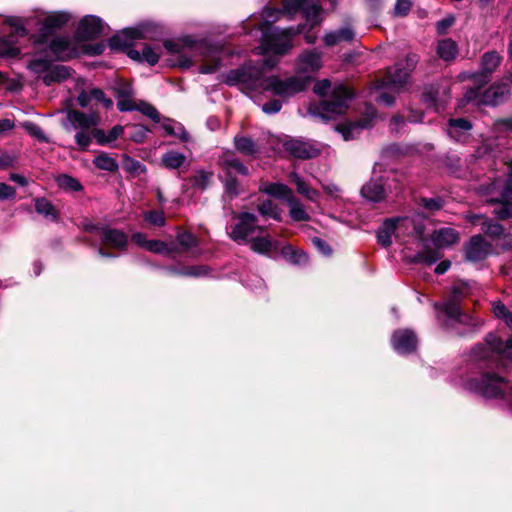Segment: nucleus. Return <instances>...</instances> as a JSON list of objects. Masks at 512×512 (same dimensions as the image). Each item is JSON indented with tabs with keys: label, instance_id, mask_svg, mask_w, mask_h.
Wrapping results in <instances>:
<instances>
[{
	"label": "nucleus",
	"instance_id": "obj_1",
	"mask_svg": "<svg viewBox=\"0 0 512 512\" xmlns=\"http://www.w3.org/2000/svg\"><path fill=\"white\" fill-rule=\"evenodd\" d=\"M322 67L321 54L315 51L302 53L296 63V75L285 80L272 76L264 78L254 66H244L227 75L229 85H240L247 92L270 91L281 97H291L306 89L312 75Z\"/></svg>",
	"mask_w": 512,
	"mask_h": 512
},
{
	"label": "nucleus",
	"instance_id": "obj_61",
	"mask_svg": "<svg viewBox=\"0 0 512 512\" xmlns=\"http://www.w3.org/2000/svg\"><path fill=\"white\" fill-rule=\"evenodd\" d=\"M454 23L453 17L445 18L437 23V31L440 34L446 33L447 29L450 28Z\"/></svg>",
	"mask_w": 512,
	"mask_h": 512
},
{
	"label": "nucleus",
	"instance_id": "obj_37",
	"mask_svg": "<svg viewBox=\"0 0 512 512\" xmlns=\"http://www.w3.org/2000/svg\"><path fill=\"white\" fill-rule=\"evenodd\" d=\"M94 164L99 169L109 171V172H113L118 169L117 162L112 157L108 156L107 154H101V155L97 156L94 159Z\"/></svg>",
	"mask_w": 512,
	"mask_h": 512
},
{
	"label": "nucleus",
	"instance_id": "obj_46",
	"mask_svg": "<svg viewBox=\"0 0 512 512\" xmlns=\"http://www.w3.org/2000/svg\"><path fill=\"white\" fill-rule=\"evenodd\" d=\"M135 110L140 111L141 113H143L147 117L151 118L155 122L160 121V115H159L158 111L156 110V108L154 106H152L148 103L140 102L138 104V106H136Z\"/></svg>",
	"mask_w": 512,
	"mask_h": 512
},
{
	"label": "nucleus",
	"instance_id": "obj_58",
	"mask_svg": "<svg viewBox=\"0 0 512 512\" xmlns=\"http://www.w3.org/2000/svg\"><path fill=\"white\" fill-rule=\"evenodd\" d=\"M422 205L430 210V211H436L442 208V203L439 199H427L423 198L421 200Z\"/></svg>",
	"mask_w": 512,
	"mask_h": 512
},
{
	"label": "nucleus",
	"instance_id": "obj_18",
	"mask_svg": "<svg viewBox=\"0 0 512 512\" xmlns=\"http://www.w3.org/2000/svg\"><path fill=\"white\" fill-rule=\"evenodd\" d=\"M70 20V15L65 12H54L47 15L41 22V36L46 37L55 29L62 27Z\"/></svg>",
	"mask_w": 512,
	"mask_h": 512
},
{
	"label": "nucleus",
	"instance_id": "obj_7",
	"mask_svg": "<svg viewBox=\"0 0 512 512\" xmlns=\"http://www.w3.org/2000/svg\"><path fill=\"white\" fill-rule=\"evenodd\" d=\"M227 230L229 237L238 244H247L254 233L264 232V228L258 225L257 216L249 212L235 215Z\"/></svg>",
	"mask_w": 512,
	"mask_h": 512
},
{
	"label": "nucleus",
	"instance_id": "obj_5",
	"mask_svg": "<svg viewBox=\"0 0 512 512\" xmlns=\"http://www.w3.org/2000/svg\"><path fill=\"white\" fill-rule=\"evenodd\" d=\"M262 45L259 48V54L283 55L293 46V35L300 33V30L293 29L279 30L262 26Z\"/></svg>",
	"mask_w": 512,
	"mask_h": 512
},
{
	"label": "nucleus",
	"instance_id": "obj_36",
	"mask_svg": "<svg viewBox=\"0 0 512 512\" xmlns=\"http://www.w3.org/2000/svg\"><path fill=\"white\" fill-rule=\"evenodd\" d=\"M501 57L496 52L485 53L482 57V68L484 71L491 73L500 64Z\"/></svg>",
	"mask_w": 512,
	"mask_h": 512
},
{
	"label": "nucleus",
	"instance_id": "obj_30",
	"mask_svg": "<svg viewBox=\"0 0 512 512\" xmlns=\"http://www.w3.org/2000/svg\"><path fill=\"white\" fill-rule=\"evenodd\" d=\"M291 181L296 185L297 192L304 195L308 200L315 201L318 197V192L311 188L302 178L296 173H291Z\"/></svg>",
	"mask_w": 512,
	"mask_h": 512
},
{
	"label": "nucleus",
	"instance_id": "obj_23",
	"mask_svg": "<svg viewBox=\"0 0 512 512\" xmlns=\"http://www.w3.org/2000/svg\"><path fill=\"white\" fill-rule=\"evenodd\" d=\"M68 118L73 124L83 129H88L90 127L96 126L100 121V118L96 113H91L87 115L76 110L70 111L68 113Z\"/></svg>",
	"mask_w": 512,
	"mask_h": 512
},
{
	"label": "nucleus",
	"instance_id": "obj_28",
	"mask_svg": "<svg viewBox=\"0 0 512 512\" xmlns=\"http://www.w3.org/2000/svg\"><path fill=\"white\" fill-rule=\"evenodd\" d=\"M367 121L351 122L338 127L339 132L342 134L345 141L354 139L363 128L368 126Z\"/></svg>",
	"mask_w": 512,
	"mask_h": 512
},
{
	"label": "nucleus",
	"instance_id": "obj_57",
	"mask_svg": "<svg viewBox=\"0 0 512 512\" xmlns=\"http://www.w3.org/2000/svg\"><path fill=\"white\" fill-rule=\"evenodd\" d=\"M282 104L279 100H272L263 105L262 109L267 114H274L280 111Z\"/></svg>",
	"mask_w": 512,
	"mask_h": 512
},
{
	"label": "nucleus",
	"instance_id": "obj_42",
	"mask_svg": "<svg viewBox=\"0 0 512 512\" xmlns=\"http://www.w3.org/2000/svg\"><path fill=\"white\" fill-rule=\"evenodd\" d=\"M440 258L438 251L433 249H426L415 256L416 262H423L426 264H433Z\"/></svg>",
	"mask_w": 512,
	"mask_h": 512
},
{
	"label": "nucleus",
	"instance_id": "obj_8",
	"mask_svg": "<svg viewBox=\"0 0 512 512\" xmlns=\"http://www.w3.org/2000/svg\"><path fill=\"white\" fill-rule=\"evenodd\" d=\"M414 228L413 222L407 217L390 218L383 222L377 232L378 243L384 247L392 244V239H396L408 234Z\"/></svg>",
	"mask_w": 512,
	"mask_h": 512
},
{
	"label": "nucleus",
	"instance_id": "obj_27",
	"mask_svg": "<svg viewBox=\"0 0 512 512\" xmlns=\"http://www.w3.org/2000/svg\"><path fill=\"white\" fill-rule=\"evenodd\" d=\"M162 165L167 169H177L186 162V156L177 151H167L161 158Z\"/></svg>",
	"mask_w": 512,
	"mask_h": 512
},
{
	"label": "nucleus",
	"instance_id": "obj_40",
	"mask_svg": "<svg viewBox=\"0 0 512 512\" xmlns=\"http://www.w3.org/2000/svg\"><path fill=\"white\" fill-rule=\"evenodd\" d=\"M20 54V49L12 45L8 40L0 39V56L14 58Z\"/></svg>",
	"mask_w": 512,
	"mask_h": 512
},
{
	"label": "nucleus",
	"instance_id": "obj_14",
	"mask_svg": "<svg viewBox=\"0 0 512 512\" xmlns=\"http://www.w3.org/2000/svg\"><path fill=\"white\" fill-rule=\"evenodd\" d=\"M508 177L499 207L494 210V213L501 219L512 217V162L508 166Z\"/></svg>",
	"mask_w": 512,
	"mask_h": 512
},
{
	"label": "nucleus",
	"instance_id": "obj_12",
	"mask_svg": "<svg viewBox=\"0 0 512 512\" xmlns=\"http://www.w3.org/2000/svg\"><path fill=\"white\" fill-rule=\"evenodd\" d=\"M392 345L398 353L407 354L416 349L417 339L410 330H398L392 336Z\"/></svg>",
	"mask_w": 512,
	"mask_h": 512
},
{
	"label": "nucleus",
	"instance_id": "obj_16",
	"mask_svg": "<svg viewBox=\"0 0 512 512\" xmlns=\"http://www.w3.org/2000/svg\"><path fill=\"white\" fill-rule=\"evenodd\" d=\"M143 37L144 36L142 30L138 28H127L124 29L120 34L112 37L109 41V45L112 49L120 50L131 46L133 40Z\"/></svg>",
	"mask_w": 512,
	"mask_h": 512
},
{
	"label": "nucleus",
	"instance_id": "obj_17",
	"mask_svg": "<svg viewBox=\"0 0 512 512\" xmlns=\"http://www.w3.org/2000/svg\"><path fill=\"white\" fill-rule=\"evenodd\" d=\"M431 241L437 248H447L459 241V234L453 228H441L432 233Z\"/></svg>",
	"mask_w": 512,
	"mask_h": 512
},
{
	"label": "nucleus",
	"instance_id": "obj_50",
	"mask_svg": "<svg viewBox=\"0 0 512 512\" xmlns=\"http://www.w3.org/2000/svg\"><path fill=\"white\" fill-rule=\"evenodd\" d=\"M8 23L15 28V34L18 36H25L27 35V28L26 26H29V22L27 21L26 24L22 21L20 18H10L8 20Z\"/></svg>",
	"mask_w": 512,
	"mask_h": 512
},
{
	"label": "nucleus",
	"instance_id": "obj_63",
	"mask_svg": "<svg viewBox=\"0 0 512 512\" xmlns=\"http://www.w3.org/2000/svg\"><path fill=\"white\" fill-rule=\"evenodd\" d=\"M91 90L89 92L83 91L78 96V103L81 107H87L92 101Z\"/></svg>",
	"mask_w": 512,
	"mask_h": 512
},
{
	"label": "nucleus",
	"instance_id": "obj_32",
	"mask_svg": "<svg viewBox=\"0 0 512 512\" xmlns=\"http://www.w3.org/2000/svg\"><path fill=\"white\" fill-rule=\"evenodd\" d=\"M472 128V125L469 121L459 118V119H451L449 121L448 134L450 137L460 140L461 133L467 132Z\"/></svg>",
	"mask_w": 512,
	"mask_h": 512
},
{
	"label": "nucleus",
	"instance_id": "obj_2",
	"mask_svg": "<svg viewBox=\"0 0 512 512\" xmlns=\"http://www.w3.org/2000/svg\"><path fill=\"white\" fill-rule=\"evenodd\" d=\"M314 92L321 97H325V99L316 107L317 111L312 109L310 111L324 119L343 114L353 96V93L345 85L332 84L327 79L318 81L314 86Z\"/></svg>",
	"mask_w": 512,
	"mask_h": 512
},
{
	"label": "nucleus",
	"instance_id": "obj_20",
	"mask_svg": "<svg viewBox=\"0 0 512 512\" xmlns=\"http://www.w3.org/2000/svg\"><path fill=\"white\" fill-rule=\"evenodd\" d=\"M102 240L104 244L116 249H125L128 243L127 235L118 229H105Z\"/></svg>",
	"mask_w": 512,
	"mask_h": 512
},
{
	"label": "nucleus",
	"instance_id": "obj_44",
	"mask_svg": "<svg viewBox=\"0 0 512 512\" xmlns=\"http://www.w3.org/2000/svg\"><path fill=\"white\" fill-rule=\"evenodd\" d=\"M212 176L210 172L198 171L193 177V185L203 190L210 184Z\"/></svg>",
	"mask_w": 512,
	"mask_h": 512
},
{
	"label": "nucleus",
	"instance_id": "obj_19",
	"mask_svg": "<svg viewBox=\"0 0 512 512\" xmlns=\"http://www.w3.org/2000/svg\"><path fill=\"white\" fill-rule=\"evenodd\" d=\"M507 94L508 87L505 83L493 85L482 94L479 102L486 105H497L503 101Z\"/></svg>",
	"mask_w": 512,
	"mask_h": 512
},
{
	"label": "nucleus",
	"instance_id": "obj_22",
	"mask_svg": "<svg viewBox=\"0 0 512 512\" xmlns=\"http://www.w3.org/2000/svg\"><path fill=\"white\" fill-rule=\"evenodd\" d=\"M220 162L229 175L232 173L248 175L247 167L232 152L224 153Z\"/></svg>",
	"mask_w": 512,
	"mask_h": 512
},
{
	"label": "nucleus",
	"instance_id": "obj_35",
	"mask_svg": "<svg viewBox=\"0 0 512 512\" xmlns=\"http://www.w3.org/2000/svg\"><path fill=\"white\" fill-rule=\"evenodd\" d=\"M290 216L294 221H307L309 220V214L305 211L303 205L292 197L289 201Z\"/></svg>",
	"mask_w": 512,
	"mask_h": 512
},
{
	"label": "nucleus",
	"instance_id": "obj_43",
	"mask_svg": "<svg viewBox=\"0 0 512 512\" xmlns=\"http://www.w3.org/2000/svg\"><path fill=\"white\" fill-rule=\"evenodd\" d=\"M160 48H152L145 46L142 50V61L147 62L150 65H155L160 58Z\"/></svg>",
	"mask_w": 512,
	"mask_h": 512
},
{
	"label": "nucleus",
	"instance_id": "obj_55",
	"mask_svg": "<svg viewBox=\"0 0 512 512\" xmlns=\"http://www.w3.org/2000/svg\"><path fill=\"white\" fill-rule=\"evenodd\" d=\"M117 106L120 111H132L136 109L137 105L132 99L120 95Z\"/></svg>",
	"mask_w": 512,
	"mask_h": 512
},
{
	"label": "nucleus",
	"instance_id": "obj_26",
	"mask_svg": "<svg viewBox=\"0 0 512 512\" xmlns=\"http://www.w3.org/2000/svg\"><path fill=\"white\" fill-rule=\"evenodd\" d=\"M437 53L445 61L453 60L458 54L457 44L451 39H443L438 42Z\"/></svg>",
	"mask_w": 512,
	"mask_h": 512
},
{
	"label": "nucleus",
	"instance_id": "obj_62",
	"mask_svg": "<svg viewBox=\"0 0 512 512\" xmlns=\"http://www.w3.org/2000/svg\"><path fill=\"white\" fill-rule=\"evenodd\" d=\"M75 139H76L77 144L82 148H86L90 144V141H91L90 136L84 131L78 132L75 136Z\"/></svg>",
	"mask_w": 512,
	"mask_h": 512
},
{
	"label": "nucleus",
	"instance_id": "obj_29",
	"mask_svg": "<svg viewBox=\"0 0 512 512\" xmlns=\"http://www.w3.org/2000/svg\"><path fill=\"white\" fill-rule=\"evenodd\" d=\"M353 38V31L350 28H343L336 32L327 33L324 37V42L327 46H333L342 41H351Z\"/></svg>",
	"mask_w": 512,
	"mask_h": 512
},
{
	"label": "nucleus",
	"instance_id": "obj_10",
	"mask_svg": "<svg viewBox=\"0 0 512 512\" xmlns=\"http://www.w3.org/2000/svg\"><path fill=\"white\" fill-rule=\"evenodd\" d=\"M102 20L93 15L85 16L79 23L77 36L82 40L97 38L103 31Z\"/></svg>",
	"mask_w": 512,
	"mask_h": 512
},
{
	"label": "nucleus",
	"instance_id": "obj_25",
	"mask_svg": "<svg viewBox=\"0 0 512 512\" xmlns=\"http://www.w3.org/2000/svg\"><path fill=\"white\" fill-rule=\"evenodd\" d=\"M234 146L243 155L254 157L259 152L257 144L249 137L235 136Z\"/></svg>",
	"mask_w": 512,
	"mask_h": 512
},
{
	"label": "nucleus",
	"instance_id": "obj_64",
	"mask_svg": "<svg viewBox=\"0 0 512 512\" xmlns=\"http://www.w3.org/2000/svg\"><path fill=\"white\" fill-rule=\"evenodd\" d=\"M93 137L97 140V142L101 145L108 144L107 133L101 129H95L92 132Z\"/></svg>",
	"mask_w": 512,
	"mask_h": 512
},
{
	"label": "nucleus",
	"instance_id": "obj_24",
	"mask_svg": "<svg viewBox=\"0 0 512 512\" xmlns=\"http://www.w3.org/2000/svg\"><path fill=\"white\" fill-rule=\"evenodd\" d=\"M260 190L264 193L289 201L292 196V190L284 184L280 183H265L260 187Z\"/></svg>",
	"mask_w": 512,
	"mask_h": 512
},
{
	"label": "nucleus",
	"instance_id": "obj_60",
	"mask_svg": "<svg viewBox=\"0 0 512 512\" xmlns=\"http://www.w3.org/2000/svg\"><path fill=\"white\" fill-rule=\"evenodd\" d=\"M313 245L319 249L320 252H322L325 255H329L331 253V248L329 245L323 241L322 239L315 237L312 239Z\"/></svg>",
	"mask_w": 512,
	"mask_h": 512
},
{
	"label": "nucleus",
	"instance_id": "obj_39",
	"mask_svg": "<svg viewBox=\"0 0 512 512\" xmlns=\"http://www.w3.org/2000/svg\"><path fill=\"white\" fill-rule=\"evenodd\" d=\"M437 310H442L445 315L452 319H458L460 316V308L456 301L450 300L444 304H435Z\"/></svg>",
	"mask_w": 512,
	"mask_h": 512
},
{
	"label": "nucleus",
	"instance_id": "obj_34",
	"mask_svg": "<svg viewBox=\"0 0 512 512\" xmlns=\"http://www.w3.org/2000/svg\"><path fill=\"white\" fill-rule=\"evenodd\" d=\"M258 212L265 217L275 220L280 219V210L277 205L270 199H266L257 205Z\"/></svg>",
	"mask_w": 512,
	"mask_h": 512
},
{
	"label": "nucleus",
	"instance_id": "obj_13",
	"mask_svg": "<svg viewBox=\"0 0 512 512\" xmlns=\"http://www.w3.org/2000/svg\"><path fill=\"white\" fill-rule=\"evenodd\" d=\"M51 51L62 60L71 58L78 53L77 44L70 37H56L50 44Z\"/></svg>",
	"mask_w": 512,
	"mask_h": 512
},
{
	"label": "nucleus",
	"instance_id": "obj_21",
	"mask_svg": "<svg viewBox=\"0 0 512 512\" xmlns=\"http://www.w3.org/2000/svg\"><path fill=\"white\" fill-rule=\"evenodd\" d=\"M361 193L366 199L379 202L385 198L386 190L382 180H373L362 187Z\"/></svg>",
	"mask_w": 512,
	"mask_h": 512
},
{
	"label": "nucleus",
	"instance_id": "obj_15",
	"mask_svg": "<svg viewBox=\"0 0 512 512\" xmlns=\"http://www.w3.org/2000/svg\"><path fill=\"white\" fill-rule=\"evenodd\" d=\"M490 252V245L480 235L473 236L466 245V258L469 261H480Z\"/></svg>",
	"mask_w": 512,
	"mask_h": 512
},
{
	"label": "nucleus",
	"instance_id": "obj_4",
	"mask_svg": "<svg viewBox=\"0 0 512 512\" xmlns=\"http://www.w3.org/2000/svg\"><path fill=\"white\" fill-rule=\"evenodd\" d=\"M250 249L258 254L272 255L281 252V254L295 264L307 262L308 256L300 250H296L291 245H282L278 240H274L268 234L251 237L248 242Z\"/></svg>",
	"mask_w": 512,
	"mask_h": 512
},
{
	"label": "nucleus",
	"instance_id": "obj_33",
	"mask_svg": "<svg viewBox=\"0 0 512 512\" xmlns=\"http://www.w3.org/2000/svg\"><path fill=\"white\" fill-rule=\"evenodd\" d=\"M35 210L44 215L45 217H49L53 220L57 219L58 211L52 205L50 201L46 198H37L35 199Z\"/></svg>",
	"mask_w": 512,
	"mask_h": 512
},
{
	"label": "nucleus",
	"instance_id": "obj_11",
	"mask_svg": "<svg viewBox=\"0 0 512 512\" xmlns=\"http://www.w3.org/2000/svg\"><path fill=\"white\" fill-rule=\"evenodd\" d=\"M283 147L285 151L297 158L309 159L319 154L318 148L299 139L287 140L284 142Z\"/></svg>",
	"mask_w": 512,
	"mask_h": 512
},
{
	"label": "nucleus",
	"instance_id": "obj_48",
	"mask_svg": "<svg viewBox=\"0 0 512 512\" xmlns=\"http://www.w3.org/2000/svg\"><path fill=\"white\" fill-rule=\"evenodd\" d=\"M178 243L185 249L194 247L197 245V239L194 235L189 232H182L177 236Z\"/></svg>",
	"mask_w": 512,
	"mask_h": 512
},
{
	"label": "nucleus",
	"instance_id": "obj_9",
	"mask_svg": "<svg viewBox=\"0 0 512 512\" xmlns=\"http://www.w3.org/2000/svg\"><path fill=\"white\" fill-rule=\"evenodd\" d=\"M470 388L474 389L478 393L488 398H496L503 394V391L507 385L503 378L486 374L482 377L479 384L473 386L470 384Z\"/></svg>",
	"mask_w": 512,
	"mask_h": 512
},
{
	"label": "nucleus",
	"instance_id": "obj_6",
	"mask_svg": "<svg viewBox=\"0 0 512 512\" xmlns=\"http://www.w3.org/2000/svg\"><path fill=\"white\" fill-rule=\"evenodd\" d=\"M302 10L304 15L311 23L312 26L320 22L319 16L321 13L320 6L314 0H285L283 9H274L266 7L263 10V17L266 21H276L283 14L292 15L297 11Z\"/></svg>",
	"mask_w": 512,
	"mask_h": 512
},
{
	"label": "nucleus",
	"instance_id": "obj_47",
	"mask_svg": "<svg viewBox=\"0 0 512 512\" xmlns=\"http://www.w3.org/2000/svg\"><path fill=\"white\" fill-rule=\"evenodd\" d=\"M144 219L154 226H163L165 224V216L161 211H150L144 213Z\"/></svg>",
	"mask_w": 512,
	"mask_h": 512
},
{
	"label": "nucleus",
	"instance_id": "obj_51",
	"mask_svg": "<svg viewBox=\"0 0 512 512\" xmlns=\"http://www.w3.org/2000/svg\"><path fill=\"white\" fill-rule=\"evenodd\" d=\"M411 1L410 0H397L394 7V14L396 16H406L411 9Z\"/></svg>",
	"mask_w": 512,
	"mask_h": 512
},
{
	"label": "nucleus",
	"instance_id": "obj_49",
	"mask_svg": "<svg viewBox=\"0 0 512 512\" xmlns=\"http://www.w3.org/2000/svg\"><path fill=\"white\" fill-rule=\"evenodd\" d=\"M24 128L31 136L35 137L39 141H43V142L48 141L46 136L44 135L42 129L38 125L31 123V122H27L24 124Z\"/></svg>",
	"mask_w": 512,
	"mask_h": 512
},
{
	"label": "nucleus",
	"instance_id": "obj_53",
	"mask_svg": "<svg viewBox=\"0 0 512 512\" xmlns=\"http://www.w3.org/2000/svg\"><path fill=\"white\" fill-rule=\"evenodd\" d=\"M91 96L93 100L103 103L106 108H111L113 106V101L110 98H107L100 89H92Z\"/></svg>",
	"mask_w": 512,
	"mask_h": 512
},
{
	"label": "nucleus",
	"instance_id": "obj_52",
	"mask_svg": "<svg viewBox=\"0 0 512 512\" xmlns=\"http://www.w3.org/2000/svg\"><path fill=\"white\" fill-rule=\"evenodd\" d=\"M148 130L142 125H133L130 138L137 143L143 142Z\"/></svg>",
	"mask_w": 512,
	"mask_h": 512
},
{
	"label": "nucleus",
	"instance_id": "obj_56",
	"mask_svg": "<svg viewBox=\"0 0 512 512\" xmlns=\"http://www.w3.org/2000/svg\"><path fill=\"white\" fill-rule=\"evenodd\" d=\"M16 194L15 189L5 183H0V199L14 198Z\"/></svg>",
	"mask_w": 512,
	"mask_h": 512
},
{
	"label": "nucleus",
	"instance_id": "obj_38",
	"mask_svg": "<svg viewBox=\"0 0 512 512\" xmlns=\"http://www.w3.org/2000/svg\"><path fill=\"white\" fill-rule=\"evenodd\" d=\"M491 340H489V345L492 350L498 352L499 354L507 353L508 357H511L510 350L512 349V338L508 339L506 342L491 336Z\"/></svg>",
	"mask_w": 512,
	"mask_h": 512
},
{
	"label": "nucleus",
	"instance_id": "obj_54",
	"mask_svg": "<svg viewBox=\"0 0 512 512\" xmlns=\"http://www.w3.org/2000/svg\"><path fill=\"white\" fill-rule=\"evenodd\" d=\"M145 250L162 254L167 252V245L162 241L149 240V242L146 243Z\"/></svg>",
	"mask_w": 512,
	"mask_h": 512
},
{
	"label": "nucleus",
	"instance_id": "obj_31",
	"mask_svg": "<svg viewBox=\"0 0 512 512\" xmlns=\"http://www.w3.org/2000/svg\"><path fill=\"white\" fill-rule=\"evenodd\" d=\"M55 180L58 187L66 192H78L83 189L76 178L67 174L58 175Z\"/></svg>",
	"mask_w": 512,
	"mask_h": 512
},
{
	"label": "nucleus",
	"instance_id": "obj_59",
	"mask_svg": "<svg viewBox=\"0 0 512 512\" xmlns=\"http://www.w3.org/2000/svg\"><path fill=\"white\" fill-rule=\"evenodd\" d=\"M124 132V128L121 125L114 126L108 133H107V140L108 144L115 141L118 137H120Z\"/></svg>",
	"mask_w": 512,
	"mask_h": 512
},
{
	"label": "nucleus",
	"instance_id": "obj_3",
	"mask_svg": "<svg viewBox=\"0 0 512 512\" xmlns=\"http://www.w3.org/2000/svg\"><path fill=\"white\" fill-rule=\"evenodd\" d=\"M417 58L415 55H409L406 58V65L397 64L387 71L386 76L377 80L375 88L380 90L377 101L385 106H391L395 102V95L406 90L409 84V73L415 68Z\"/></svg>",
	"mask_w": 512,
	"mask_h": 512
},
{
	"label": "nucleus",
	"instance_id": "obj_41",
	"mask_svg": "<svg viewBox=\"0 0 512 512\" xmlns=\"http://www.w3.org/2000/svg\"><path fill=\"white\" fill-rule=\"evenodd\" d=\"M493 312L496 317L502 318L509 327H512V312L504 304L501 302L494 303Z\"/></svg>",
	"mask_w": 512,
	"mask_h": 512
},
{
	"label": "nucleus",
	"instance_id": "obj_45",
	"mask_svg": "<svg viewBox=\"0 0 512 512\" xmlns=\"http://www.w3.org/2000/svg\"><path fill=\"white\" fill-rule=\"evenodd\" d=\"M477 221L482 224V230L485 234L497 236L502 233V227L497 223L487 222L483 217H477Z\"/></svg>",
	"mask_w": 512,
	"mask_h": 512
}]
</instances>
